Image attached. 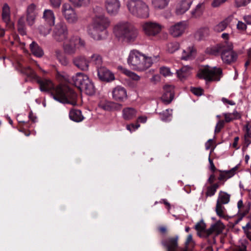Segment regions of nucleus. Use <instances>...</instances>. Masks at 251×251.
<instances>
[{
	"instance_id": "obj_1",
	"label": "nucleus",
	"mask_w": 251,
	"mask_h": 251,
	"mask_svg": "<svg viewBox=\"0 0 251 251\" xmlns=\"http://www.w3.org/2000/svg\"><path fill=\"white\" fill-rule=\"evenodd\" d=\"M48 94L52 98L63 103L73 105L76 104L77 94L70 87L66 85H58L54 87L52 82L48 79Z\"/></svg>"
},
{
	"instance_id": "obj_2",
	"label": "nucleus",
	"mask_w": 251,
	"mask_h": 251,
	"mask_svg": "<svg viewBox=\"0 0 251 251\" xmlns=\"http://www.w3.org/2000/svg\"><path fill=\"white\" fill-rule=\"evenodd\" d=\"M114 32L117 38H122L127 42H134L138 35L137 28L128 22L117 25L114 28Z\"/></svg>"
},
{
	"instance_id": "obj_3",
	"label": "nucleus",
	"mask_w": 251,
	"mask_h": 251,
	"mask_svg": "<svg viewBox=\"0 0 251 251\" xmlns=\"http://www.w3.org/2000/svg\"><path fill=\"white\" fill-rule=\"evenodd\" d=\"M48 24L54 26L52 29V36L57 42H61L66 40L68 37V29L63 22H59L55 25V16L52 11L48 9Z\"/></svg>"
},
{
	"instance_id": "obj_4",
	"label": "nucleus",
	"mask_w": 251,
	"mask_h": 251,
	"mask_svg": "<svg viewBox=\"0 0 251 251\" xmlns=\"http://www.w3.org/2000/svg\"><path fill=\"white\" fill-rule=\"evenodd\" d=\"M127 61L129 64L139 71L147 69L152 64L151 57H147L137 50H133L130 52Z\"/></svg>"
},
{
	"instance_id": "obj_5",
	"label": "nucleus",
	"mask_w": 251,
	"mask_h": 251,
	"mask_svg": "<svg viewBox=\"0 0 251 251\" xmlns=\"http://www.w3.org/2000/svg\"><path fill=\"white\" fill-rule=\"evenodd\" d=\"M127 6L129 12L135 16L144 18L149 16V7L141 0H130Z\"/></svg>"
},
{
	"instance_id": "obj_6",
	"label": "nucleus",
	"mask_w": 251,
	"mask_h": 251,
	"mask_svg": "<svg viewBox=\"0 0 251 251\" xmlns=\"http://www.w3.org/2000/svg\"><path fill=\"white\" fill-rule=\"evenodd\" d=\"M109 20L104 16H97L92 25V27L89 29V33L94 38L100 39L99 32L105 30L109 25Z\"/></svg>"
},
{
	"instance_id": "obj_7",
	"label": "nucleus",
	"mask_w": 251,
	"mask_h": 251,
	"mask_svg": "<svg viewBox=\"0 0 251 251\" xmlns=\"http://www.w3.org/2000/svg\"><path fill=\"white\" fill-rule=\"evenodd\" d=\"M222 75V70L220 68H211L208 66L201 69L197 76L201 79H204L207 81H218Z\"/></svg>"
},
{
	"instance_id": "obj_8",
	"label": "nucleus",
	"mask_w": 251,
	"mask_h": 251,
	"mask_svg": "<svg viewBox=\"0 0 251 251\" xmlns=\"http://www.w3.org/2000/svg\"><path fill=\"white\" fill-rule=\"evenodd\" d=\"M163 27L160 24L153 22H147L142 25L144 34L150 38L158 37Z\"/></svg>"
},
{
	"instance_id": "obj_9",
	"label": "nucleus",
	"mask_w": 251,
	"mask_h": 251,
	"mask_svg": "<svg viewBox=\"0 0 251 251\" xmlns=\"http://www.w3.org/2000/svg\"><path fill=\"white\" fill-rule=\"evenodd\" d=\"M226 45L221 52V58L226 64H230L235 62L237 58V54L233 50V45L231 42L226 41Z\"/></svg>"
},
{
	"instance_id": "obj_10",
	"label": "nucleus",
	"mask_w": 251,
	"mask_h": 251,
	"mask_svg": "<svg viewBox=\"0 0 251 251\" xmlns=\"http://www.w3.org/2000/svg\"><path fill=\"white\" fill-rule=\"evenodd\" d=\"M62 11L65 18L69 22L73 23L77 21V15L69 4L65 3L63 5Z\"/></svg>"
},
{
	"instance_id": "obj_11",
	"label": "nucleus",
	"mask_w": 251,
	"mask_h": 251,
	"mask_svg": "<svg viewBox=\"0 0 251 251\" xmlns=\"http://www.w3.org/2000/svg\"><path fill=\"white\" fill-rule=\"evenodd\" d=\"M113 99L118 102H124L127 98V95L125 88L118 86L113 89L112 91Z\"/></svg>"
},
{
	"instance_id": "obj_12",
	"label": "nucleus",
	"mask_w": 251,
	"mask_h": 251,
	"mask_svg": "<svg viewBox=\"0 0 251 251\" xmlns=\"http://www.w3.org/2000/svg\"><path fill=\"white\" fill-rule=\"evenodd\" d=\"M121 4L119 0H105L104 7L107 13L111 15L116 14L120 9Z\"/></svg>"
},
{
	"instance_id": "obj_13",
	"label": "nucleus",
	"mask_w": 251,
	"mask_h": 251,
	"mask_svg": "<svg viewBox=\"0 0 251 251\" xmlns=\"http://www.w3.org/2000/svg\"><path fill=\"white\" fill-rule=\"evenodd\" d=\"M98 75L102 81L110 82L115 79L114 74L104 67L98 69Z\"/></svg>"
},
{
	"instance_id": "obj_14",
	"label": "nucleus",
	"mask_w": 251,
	"mask_h": 251,
	"mask_svg": "<svg viewBox=\"0 0 251 251\" xmlns=\"http://www.w3.org/2000/svg\"><path fill=\"white\" fill-rule=\"evenodd\" d=\"M164 93L161 100L165 104H169L174 99L175 92L174 87L170 85H165L164 87Z\"/></svg>"
},
{
	"instance_id": "obj_15",
	"label": "nucleus",
	"mask_w": 251,
	"mask_h": 251,
	"mask_svg": "<svg viewBox=\"0 0 251 251\" xmlns=\"http://www.w3.org/2000/svg\"><path fill=\"white\" fill-rule=\"evenodd\" d=\"M186 25L183 22H178L172 26L169 30L170 34L174 37H178L182 35L185 29Z\"/></svg>"
},
{
	"instance_id": "obj_16",
	"label": "nucleus",
	"mask_w": 251,
	"mask_h": 251,
	"mask_svg": "<svg viewBox=\"0 0 251 251\" xmlns=\"http://www.w3.org/2000/svg\"><path fill=\"white\" fill-rule=\"evenodd\" d=\"M74 84L79 89L90 80L88 76L82 73H77L72 77Z\"/></svg>"
},
{
	"instance_id": "obj_17",
	"label": "nucleus",
	"mask_w": 251,
	"mask_h": 251,
	"mask_svg": "<svg viewBox=\"0 0 251 251\" xmlns=\"http://www.w3.org/2000/svg\"><path fill=\"white\" fill-rule=\"evenodd\" d=\"M178 237L167 238L162 242V244L166 249L167 251H177L178 248Z\"/></svg>"
},
{
	"instance_id": "obj_18",
	"label": "nucleus",
	"mask_w": 251,
	"mask_h": 251,
	"mask_svg": "<svg viewBox=\"0 0 251 251\" xmlns=\"http://www.w3.org/2000/svg\"><path fill=\"white\" fill-rule=\"evenodd\" d=\"M89 61L83 56H78L73 59L74 65L82 71H87L89 68Z\"/></svg>"
},
{
	"instance_id": "obj_19",
	"label": "nucleus",
	"mask_w": 251,
	"mask_h": 251,
	"mask_svg": "<svg viewBox=\"0 0 251 251\" xmlns=\"http://www.w3.org/2000/svg\"><path fill=\"white\" fill-rule=\"evenodd\" d=\"M29 75L32 79L35 80L39 85L40 89L42 92L47 91V80L46 78H42L38 76L36 73L30 68Z\"/></svg>"
},
{
	"instance_id": "obj_20",
	"label": "nucleus",
	"mask_w": 251,
	"mask_h": 251,
	"mask_svg": "<svg viewBox=\"0 0 251 251\" xmlns=\"http://www.w3.org/2000/svg\"><path fill=\"white\" fill-rule=\"evenodd\" d=\"M36 6L32 3L29 5L26 9V21L29 25H33L36 16L35 13Z\"/></svg>"
},
{
	"instance_id": "obj_21",
	"label": "nucleus",
	"mask_w": 251,
	"mask_h": 251,
	"mask_svg": "<svg viewBox=\"0 0 251 251\" xmlns=\"http://www.w3.org/2000/svg\"><path fill=\"white\" fill-rule=\"evenodd\" d=\"M63 49L64 53L68 55H73L76 51V44L74 43L72 38L68 42H64Z\"/></svg>"
},
{
	"instance_id": "obj_22",
	"label": "nucleus",
	"mask_w": 251,
	"mask_h": 251,
	"mask_svg": "<svg viewBox=\"0 0 251 251\" xmlns=\"http://www.w3.org/2000/svg\"><path fill=\"white\" fill-rule=\"evenodd\" d=\"M225 45H226V42H224L217 44L216 46H213L210 48H207L206 52L209 54L218 56L219 54L221 55V52L223 51V49L225 48Z\"/></svg>"
},
{
	"instance_id": "obj_23",
	"label": "nucleus",
	"mask_w": 251,
	"mask_h": 251,
	"mask_svg": "<svg viewBox=\"0 0 251 251\" xmlns=\"http://www.w3.org/2000/svg\"><path fill=\"white\" fill-rule=\"evenodd\" d=\"M193 2V0H182L177 8L176 13L177 15H181L187 11Z\"/></svg>"
},
{
	"instance_id": "obj_24",
	"label": "nucleus",
	"mask_w": 251,
	"mask_h": 251,
	"mask_svg": "<svg viewBox=\"0 0 251 251\" xmlns=\"http://www.w3.org/2000/svg\"><path fill=\"white\" fill-rule=\"evenodd\" d=\"M2 18L6 25L9 27L12 26V23L10 20V7L7 3L4 4L2 7Z\"/></svg>"
},
{
	"instance_id": "obj_25",
	"label": "nucleus",
	"mask_w": 251,
	"mask_h": 251,
	"mask_svg": "<svg viewBox=\"0 0 251 251\" xmlns=\"http://www.w3.org/2000/svg\"><path fill=\"white\" fill-rule=\"evenodd\" d=\"M80 90L81 91H84L86 94L89 96H92L94 95L96 92V88L94 83L90 79L83 85Z\"/></svg>"
},
{
	"instance_id": "obj_26",
	"label": "nucleus",
	"mask_w": 251,
	"mask_h": 251,
	"mask_svg": "<svg viewBox=\"0 0 251 251\" xmlns=\"http://www.w3.org/2000/svg\"><path fill=\"white\" fill-rule=\"evenodd\" d=\"M69 117L70 119L76 122H79L84 119L81 111L77 109H72L70 111Z\"/></svg>"
},
{
	"instance_id": "obj_27",
	"label": "nucleus",
	"mask_w": 251,
	"mask_h": 251,
	"mask_svg": "<svg viewBox=\"0 0 251 251\" xmlns=\"http://www.w3.org/2000/svg\"><path fill=\"white\" fill-rule=\"evenodd\" d=\"M136 110L132 107H126L123 110V117L126 120H129L136 116Z\"/></svg>"
},
{
	"instance_id": "obj_28",
	"label": "nucleus",
	"mask_w": 251,
	"mask_h": 251,
	"mask_svg": "<svg viewBox=\"0 0 251 251\" xmlns=\"http://www.w3.org/2000/svg\"><path fill=\"white\" fill-rule=\"evenodd\" d=\"M191 68L188 66H183L176 72L177 76L181 79H185L190 75Z\"/></svg>"
},
{
	"instance_id": "obj_29",
	"label": "nucleus",
	"mask_w": 251,
	"mask_h": 251,
	"mask_svg": "<svg viewBox=\"0 0 251 251\" xmlns=\"http://www.w3.org/2000/svg\"><path fill=\"white\" fill-rule=\"evenodd\" d=\"M196 53V50L194 49L193 47H189L185 50H184L181 59L186 60L190 59L193 56L195 55Z\"/></svg>"
},
{
	"instance_id": "obj_30",
	"label": "nucleus",
	"mask_w": 251,
	"mask_h": 251,
	"mask_svg": "<svg viewBox=\"0 0 251 251\" xmlns=\"http://www.w3.org/2000/svg\"><path fill=\"white\" fill-rule=\"evenodd\" d=\"M30 49L33 54L37 57H40L44 54L42 49L34 42L30 45Z\"/></svg>"
},
{
	"instance_id": "obj_31",
	"label": "nucleus",
	"mask_w": 251,
	"mask_h": 251,
	"mask_svg": "<svg viewBox=\"0 0 251 251\" xmlns=\"http://www.w3.org/2000/svg\"><path fill=\"white\" fill-rule=\"evenodd\" d=\"M230 20L229 17L225 19L223 21L221 22L219 24L216 25L214 27V30L216 32H220L224 30L228 25L229 24Z\"/></svg>"
},
{
	"instance_id": "obj_32",
	"label": "nucleus",
	"mask_w": 251,
	"mask_h": 251,
	"mask_svg": "<svg viewBox=\"0 0 251 251\" xmlns=\"http://www.w3.org/2000/svg\"><path fill=\"white\" fill-rule=\"evenodd\" d=\"M170 0H152V4L156 9H163L167 6Z\"/></svg>"
},
{
	"instance_id": "obj_33",
	"label": "nucleus",
	"mask_w": 251,
	"mask_h": 251,
	"mask_svg": "<svg viewBox=\"0 0 251 251\" xmlns=\"http://www.w3.org/2000/svg\"><path fill=\"white\" fill-rule=\"evenodd\" d=\"M230 195L228 194L221 192L217 202L224 204L227 203L229 201Z\"/></svg>"
},
{
	"instance_id": "obj_34",
	"label": "nucleus",
	"mask_w": 251,
	"mask_h": 251,
	"mask_svg": "<svg viewBox=\"0 0 251 251\" xmlns=\"http://www.w3.org/2000/svg\"><path fill=\"white\" fill-rule=\"evenodd\" d=\"M204 7L202 3L199 4L196 7L194 10H193L191 14L193 17L198 18L200 17L202 15Z\"/></svg>"
},
{
	"instance_id": "obj_35",
	"label": "nucleus",
	"mask_w": 251,
	"mask_h": 251,
	"mask_svg": "<svg viewBox=\"0 0 251 251\" xmlns=\"http://www.w3.org/2000/svg\"><path fill=\"white\" fill-rule=\"evenodd\" d=\"M118 69L121 70L123 73L126 74V75L128 76L131 79L134 80H139L140 78V77L136 75L135 73L132 72L130 71H128L126 69L123 68L122 67H118Z\"/></svg>"
},
{
	"instance_id": "obj_36",
	"label": "nucleus",
	"mask_w": 251,
	"mask_h": 251,
	"mask_svg": "<svg viewBox=\"0 0 251 251\" xmlns=\"http://www.w3.org/2000/svg\"><path fill=\"white\" fill-rule=\"evenodd\" d=\"M89 62L96 65L100 66L102 63V58L101 55L99 54H93L91 56Z\"/></svg>"
},
{
	"instance_id": "obj_37",
	"label": "nucleus",
	"mask_w": 251,
	"mask_h": 251,
	"mask_svg": "<svg viewBox=\"0 0 251 251\" xmlns=\"http://www.w3.org/2000/svg\"><path fill=\"white\" fill-rule=\"evenodd\" d=\"M55 55L58 60L63 65L66 66L68 64V61L67 58L63 54L61 50H56L55 51Z\"/></svg>"
},
{
	"instance_id": "obj_38",
	"label": "nucleus",
	"mask_w": 251,
	"mask_h": 251,
	"mask_svg": "<svg viewBox=\"0 0 251 251\" xmlns=\"http://www.w3.org/2000/svg\"><path fill=\"white\" fill-rule=\"evenodd\" d=\"M75 6H86L90 3V0H69Z\"/></svg>"
},
{
	"instance_id": "obj_39",
	"label": "nucleus",
	"mask_w": 251,
	"mask_h": 251,
	"mask_svg": "<svg viewBox=\"0 0 251 251\" xmlns=\"http://www.w3.org/2000/svg\"><path fill=\"white\" fill-rule=\"evenodd\" d=\"M214 231L217 235L221 233L224 229L225 226L221 221H218L215 224H213Z\"/></svg>"
},
{
	"instance_id": "obj_40",
	"label": "nucleus",
	"mask_w": 251,
	"mask_h": 251,
	"mask_svg": "<svg viewBox=\"0 0 251 251\" xmlns=\"http://www.w3.org/2000/svg\"><path fill=\"white\" fill-rule=\"evenodd\" d=\"M209 34V29L207 27L200 28L196 33V36L198 37L199 40L202 39L205 36Z\"/></svg>"
},
{
	"instance_id": "obj_41",
	"label": "nucleus",
	"mask_w": 251,
	"mask_h": 251,
	"mask_svg": "<svg viewBox=\"0 0 251 251\" xmlns=\"http://www.w3.org/2000/svg\"><path fill=\"white\" fill-rule=\"evenodd\" d=\"M18 29L19 32L22 35L25 34V24L24 21V18L23 17L21 18L18 22Z\"/></svg>"
},
{
	"instance_id": "obj_42",
	"label": "nucleus",
	"mask_w": 251,
	"mask_h": 251,
	"mask_svg": "<svg viewBox=\"0 0 251 251\" xmlns=\"http://www.w3.org/2000/svg\"><path fill=\"white\" fill-rule=\"evenodd\" d=\"M224 210L225 207L223 206V204L217 202L215 210L217 215L220 217L225 218Z\"/></svg>"
},
{
	"instance_id": "obj_43",
	"label": "nucleus",
	"mask_w": 251,
	"mask_h": 251,
	"mask_svg": "<svg viewBox=\"0 0 251 251\" xmlns=\"http://www.w3.org/2000/svg\"><path fill=\"white\" fill-rule=\"evenodd\" d=\"M109 111L120 110L122 107V104L113 101H108Z\"/></svg>"
},
{
	"instance_id": "obj_44",
	"label": "nucleus",
	"mask_w": 251,
	"mask_h": 251,
	"mask_svg": "<svg viewBox=\"0 0 251 251\" xmlns=\"http://www.w3.org/2000/svg\"><path fill=\"white\" fill-rule=\"evenodd\" d=\"M205 228L206 225L202 221H201L200 222L197 223L195 226V229L198 232H204Z\"/></svg>"
},
{
	"instance_id": "obj_45",
	"label": "nucleus",
	"mask_w": 251,
	"mask_h": 251,
	"mask_svg": "<svg viewBox=\"0 0 251 251\" xmlns=\"http://www.w3.org/2000/svg\"><path fill=\"white\" fill-rule=\"evenodd\" d=\"M71 38L76 44L78 42L80 47H84L85 46V42L84 40L81 39L79 36H72Z\"/></svg>"
},
{
	"instance_id": "obj_46",
	"label": "nucleus",
	"mask_w": 251,
	"mask_h": 251,
	"mask_svg": "<svg viewBox=\"0 0 251 251\" xmlns=\"http://www.w3.org/2000/svg\"><path fill=\"white\" fill-rule=\"evenodd\" d=\"M191 91L195 95L200 96L203 94V90L201 88L191 87Z\"/></svg>"
},
{
	"instance_id": "obj_47",
	"label": "nucleus",
	"mask_w": 251,
	"mask_h": 251,
	"mask_svg": "<svg viewBox=\"0 0 251 251\" xmlns=\"http://www.w3.org/2000/svg\"><path fill=\"white\" fill-rule=\"evenodd\" d=\"M225 125V121L223 120L219 121L217 123L215 129V132L216 133L220 132L221 129L224 127Z\"/></svg>"
},
{
	"instance_id": "obj_48",
	"label": "nucleus",
	"mask_w": 251,
	"mask_h": 251,
	"mask_svg": "<svg viewBox=\"0 0 251 251\" xmlns=\"http://www.w3.org/2000/svg\"><path fill=\"white\" fill-rule=\"evenodd\" d=\"M238 168V166L237 165L229 171H226L224 172H225L226 175H227V177L230 178L235 174V172L237 171Z\"/></svg>"
},
{
	"instance_id": "obj_49",
	"label": "nucleus",
	"mask_w": 251,
	"mask_h": 251,
	"mask_svg": "<svg viewBox=\"0 0 251 251\" xmlns=\"http://www.w3.org/2000/svg\"><path fill=\"white\" fill-rule=\"evenodd\" d=\"M160 74L164 76H169L171 75L169 68L166 67H161L160 71Z\"/></svg>"
},
{
	"instance_id": "obj_50",
	"label": "nucleus",
	"mask_w": 251,
	"mask_h": 251,
	"mask_svg": "<svg viewBox=\"0 0 251 251\" xmlns=\"http://www.w3.org/2000/svg\"><path fill=\"white\" fill-rule=\"evenodd\" d=\"M50 5L55 8H58L61 3V0H50Z\"/></svg>"
},
{
	"instance_id": "obj_51",
	"label": "nucleus",
	"mask_w": 251,
	"mask_h": 251,
	"mask_svg": "<svg viewBox=\"0 0 251 251\" xmlns=\"http://www.w3.org/2000/svg\"><path fill=\"white\" fill-rule=\"evenodd\" d=\"M246 128V133L244 136L251 137V125L249 123H247L245 126Z\"/></svg>"
},
{
	"instance_id": "obj_52",
	"label": "nucleus",
	"mask_w": 251,
	"mask_h": 251,
	"mask_svg": "<svg viewBox=\"0 0 251 251\" xmlns=\"http://www.w3.org/2000/svg\"><path fill=\"white\" fill-rule=\"evenodd\" d=\"M247 218L250 219V221L245 226L243 227L245 233L250 232L248 230L251 229V215L249 216Z\"/></svg>"
},
{
	"instance_id": "obj_53",
	"label": "nucleus",
	"mask_w": 251,
	"mask_h": 251,
	"mask_svg": "<svg viewBox=\"0 0 251 251\" xmlns=\"http://www.w3.org/2000/svg\"><path fill=\"white\" fill-rule=\"evenodd\" d=\"M216 190L214 189L211 186H208L207 188V192L206 193V195L207 196H211L214 195Z\"/></svg>"
},
{
	"instance_id": "obj_54",
	"label": "nucleus",
	"mask_w": 251,
	"mask_h": 251,
	"mask_svg": "<svg viewBox=\"0 0 251 251\" xmlns=\"http://www.w3.org/2000/svg\"><path fill=\"white\" fill-rule=\"evenodd\" d=\"M249 137L244 136V145L242 148L243 151H244L248 146L251 144V142L250 140Z\"/></svg>"
},
{
	"instance_id": "obj_55",
	"label": "nucleus",
	"mask_w": 251,
	"mask_h": 251,
	"mask_svg": "<svg viewBox=\"0 0 251 251\" xmlns=\"http://www.w3.org/2000/svg\"><path fill=\"white\" fill-rule=\"evenodd\" d=\"M250 1L251 0H241L240 1H236V4L238 7L245 6L247 3H249Z\"/></svg>"
},
{
	"instance_id": "obj_56",
	"label": "nucleus",
	"mask_w": 251,
	"mask_h": 251,
	"mask_svg": "<svg viewBox=\"0 0 251 251\" xmlns=\"http://www.w3.org/2000/svg\"><path fill=\"white\" fill-rule=\"evenodd\" d=\"M224 116L225 118V122L226 123H229L234 119V118L231 117V113H225Z\"/></svg>"
},
{
	"instance_id": "obj_57",
	"label": "nucleus",
	"mask_w": 251,
	"mask_h": 251,
	"mask_svg": "<svg viewBox=\"0 0 251 251\" xmlns=\"http://www.w3.org/2000/svg\"><path fill=\"white\" fill-rule=\"evenodd\" d=\"M237 27L239 30H246L247 26L244 23L239 21L237 25Z\"/></svg>"
},
{
	"instance_id": "obj_58",
	"label": "nucleus",
	"mask_w": 251,
	"mask_h": 251,
	"mask_svg": "<svg viewBox=\"0 0 251 251\" xmlns=\"http://www.w3.org/2000/svg\"><path fill=\"white\" fill-rule=\"evenodd\" d=\"M221 174L219 175V176L218 177V179L220 181H222L224 180H226L227 178H229V177H227V176L226 175L224 171H220Z\"/></svg>"
},
{
	"instance_id": "obj_59",
	"label": "nucleus",
	"mask_w": 251,
	"mask_h": 251,
	"mask_svg": "<svg viewBox=\"0 0 251 251\" xmlns=\"http://www.w3.org/2000/svg\"><path fill=\"white\" fill-rule=\"evenodd\" d=\"M140 126V125L138 123H136L135 125L134 124H131L129 125H127L126 126V128L129 131H131V128L133 129H137Z\"/></svg>"
},
{
	"instance_id": "obj_60",
	"label": "nucleus",
	"mask_w": 251,
	"mask_h": 251,
	"mask_svg": "<svg viewBox=\"0 0 251 251\" xmlns=\"http://www.w3.org/2000/svg\"><path fill=\"white\" fill-rule=\"evenodd\" d=\"M226 0H214L212 3L213 7H218L221 3L225 2Z\"/></svg>"
},
{
	"instance_id": "obj_61",
	"label": "nucleus",
	"mask_w": 251,
	"mask_h": 251,
	"mask_svg": "<svg viewBox=\"0 0 251 251\" xmlns=\"http://www.w3.org/2000/svg\"><path fill=\"white\" fill-rule=\"evenodd\" d=\"M213 225H212L208 229H205L204 233H205L207 236H209L214 231Z\"/></svg>"
},
{
	"instance_id": "obj_62",
	"label": "nucleus",
	"mask_w": 251,
	"mask_h": 251,
	"mask_svg": "<svg viewBox=\"0 0 251 251\" xmlns=\"http://www.w3.org/2000/svg\"><path fill=\"white\" fill-rule=\"evenodd\" d=\"M100 107L103 109L104 110L109 111V105L108 104V101H106L104 103H101L100 105Z\"/></svg>"
},
{
	"instance_id": "obj_63",
	"label": "nucleus",
	"mask_w": 251,
	"mask_h": 251,
	"mask_svg": "<svg viewBox=\"0 0 251 251\" xmlns=\"http://www.w3.org/2000/svg\"><path fill=\"white\" fill-rule=\"evenodd\" d=\"M209 162L210 163V169L212 171V172H214L216 170V168L215 167L214 163L213 162L212 160L210 158V156L209 157Z\"/></svg>"
},
{
	"instance_id": "obj_64",
	"label": "nucleus",
	"mask_w": 251,
	"mask_h": 251,
	"mask_svg": "<svg viewBox=\"0 0 251 251\" xmlns=\"http://www.w3.org/2000/svg\"><path fill=\"white\" fill-rule=\"evenodd\" d=\"M233 251H247V247L244 245H242V247H238L234 249Z\"/></svg>"
}]
</instances>
